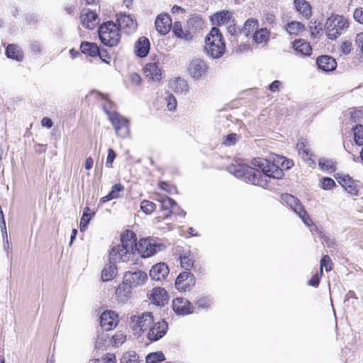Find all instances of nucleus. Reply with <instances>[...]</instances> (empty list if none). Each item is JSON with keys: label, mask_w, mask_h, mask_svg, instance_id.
I'll use <instances>...</instances> for the list:
<instances>
[{"label": "nucleus", "mask_w": 363, "mask_h": 363, "mask_svg": "<svg viewBox=\"0 0 363 363\" xmlns=\"http://www.w3.org/2000/svg\"><path fill=\"white\" fill-rule=\"evenodd\" d=\"M318 165L320 168L328 172H333L335 171V163L332 160L320 158L318 160Z\"/></svg>", "instance_id": "obj_42"}, {"label": "nucleus", "mask_w": 363, "mask_h": 363, "mask_svg": "<svg viewBox=\"0 0 363 363\" xmlns=\"http://www.w3.org/2000/svg\"><path fill=\"white\" fill-rule=\"evenodd\" d=\"M296 214L299 216V218L302 220L306 225L312 226L313 225V220L303 208Z\"/></svg>", "instance_id": "obj_50"}, {"label": "nucleus", "mask_w": 363, "mask_h": 363, "mask_svg": "<svg viewBox=\"0 0 363 363\" xmlns=\"http://www.w3.org/2000/svg\"><path fill=\"white\" fill-rule=\"evenodd\" d=\"M193 256L189 252H186L180 255V263L182 268L189 271L194 266Z\"/></svg>", "instance_id": "obj_36"}, {"label": "nucleus", "mask_w": 363, "mask_h": 363, "mask_svg": "<svg viewBox=\"0 0 363 363\" xmlns=\"http://www.w3.org/2000/svg\"><path fill=\"white\" fill-rule=\"evenodd\" d=\"M211 21L213 24H216L218 26L234 22V20L233 19V13L227 10H223L216 13L211 17Z\"/></svg>", "instance_id": "obj_23"}, {"label": "nucleus", "mask_w": 363, "mask_h": 363, "mask_svg": "<svg viewBox=\"0 0 363 363\" xmlns=\"http://www.w3.org/2000/svg\"><path fill=\"white\" fill-rule=\"evenodd\" d=\"M117 22L119 29L123 30L127 34L133 33L138 27L136 20L131 15L123 13L117 16Z\"/></svg>", "instance_id": "obj_10"}, {"label": "nucleus", "mask_w": 363, "mask_h": 363, "mask_svg": "<svg viewBox=\"0 0 363 363\" xmlns=\"http://www.w3.org/2000/svg\"><path fill=\"white\" fill-rule=\"evenodd\" d=\"M160 187L162 189L166 191L169 194H172L177 193V189L175 188V186H172L165 182H161L160 183Z\"/></svg>", "instance_id": "obj_57"}, {"label": "nucleus", "mask_w": 363, "mask_h": 363, "mask_svg": "<svg viewBox=\"0 0 363 363\" xmlns=\"http://www.w3.org/2000/svg\"><path fill=\"white\" fill-rule=\"evenodd\" d=\"M158 201L161 203L162 210L167 211L166 218L169 217L174 208L177 207V203L168 196H161Z\"/></svg>", "instance_id": "obj_31"}, {"label": "nucleus", "mask_w": 363, "mask_h": 363, "mask_svg": "<svg viewBox=\"0 0 363 363\" xmlns=\"http://www.w3.org/2000/svg\"><path fill=\"white\" fill-rule=\"evenodd\" d=\"M269 38V30L267 28L257 30L253 35V40L257 44H266Z\"/></svg>", "instance_id": "obj_35"}, {"label": "nucleus", "mask_w": 363, "mask_h": 363, "mask_svg": "<svg viewBox=\"0 0 363 363\" xmlns=\"http://www.w3.org/2000/svg\"><path fill=\"white\" fill-rule=\"evenodd\" d=\"M345 190L352 196H357L358 194L359 189L357 186L353 182L345 188Z\"/></svg>", "instance_id": "obj_60"}, {"label": "nucleus", "mask_w": 363, "mask_h": 363, "mask_svg": "<svg viewBox=\"0 0 363 363\" xmlns=\"http://www.w3.org/2000/svg\"><path fill=\"white\" fill-rule=\"evenodd\" d=\"M194 284V276L189 272L180 273L175 281V287L182 292L189 291Z\"/></svg>", "instance_id": "obj_13"}, {"label": "nucleus", "mask_w": 363, "mask_h": 363, "mask_svg": "<svg viewBox=\"0 0 363 363\" xmlns=\"http://www.w3.org/2000/svg\"><path fill=\"white\" fill-rule=\"evenodd\" d=\"M99 36L103 44L109 47L117 45L121 40L118 26L112 21H108L99 28Z\"/></svg>", "instance_id": "obj_4"}, {"label": "nucleus", "mask_w": 363, "mask_h": 363, "mask_svg": "<svg viewBox=\"0 0 363 363\" xmlns=\"http://www.w3.org/2000/svg\"><path fill=\"white\" fill-rule=\"evenodd\" d=\"M174 311L180 315H186L193 313V306L190 301L184 298H177L172 301Z\"/></svg>", "instance_id": "obj_16"}, {"label": "nucleus", "mask_w": 363, "mask_h": 363, "mask_svg": "<svg viewBox=\"0 0 363 363\" xmlns=\"http://www.w3.org/2000/svg\"><path fill=\"white\" fill-rule=\"evenodd\" d=\"M335 185V181L329 177H325L321 181V188L325 190L331 189Z\"/></svg>", "instance_id": "obj_54"}, {"label": "nucleus", "mask_w": 363, "mask_h": 363, "mask_svg": "<svg viewBox=\"0 0 363 363\" xmlns=\"http://www.w3.org/2000/svg\"><path fill=\"white\" fill-rule=\"evenodd\" d=\"M117 274V267L115 262L110 260L101 272V279L104 281H108L113 279Z\"/></svg>", "instance_id": "obj_27"}, {"label": "nucleus", "mask_w": 363, "mask_h": 363, "mask_svg": "<svg viewBox=\"0 0 363 363\" xmlns=\"http://www.w3.org/2000/svg\"><path fill=\"white\" fill-rule=\"evenodd\" d=\"M252 164L261 171L244 163L233 164L228 167V170L247 183L267 188L271 178H281L283 172L281 167L289 169L293 167L294 162L284 157L277 156L273 162L264 158H255Z\"/></svg>", "instance_id": "obj_1"}, {"label": "nucleus", "mask_w": 363, "mask_h": 363, "mask_svg": "<svg viewBox=\"0 0 363 363\" xmlns=\"http://www.w3.org/2000/svg\"><path fill=\"white\" fill-rule=\"evenodd\" d=\"M125 340L126 335L123 332L119 331L116 333L109 341L113 346L119 347L125 341Z\"/></svg>", "instance_id": "obj_43"}, {"label": "nucleus", "mask_w": 363, "mask_h": 363, "mask_svg": "<svg viewBox=\"0 0 363 363\" xmlns=\"http://www.w3.org/2000/svg\"><path fill=\"white\" fill-rule=\"evenodd\" d=\"M208 70L206 63L201 59L192 60L188 67V71L191 77L194 79H199L204 76Z\"/></svg>", "instance_id": "obj_12"}, {"label": "nucleus", "mask_w": 363, "mask_h": 363, "mask_svg": "<svg viewBox=\"0 0 363 363\" xmlns=\"http://www.w3.org/2000/svg\"><path fill=\"white\" fill-rule=\"evenodd\" d=\"M316 64L319 69L325 72L334 70L337 67L335 60L328 55H322L318 57Z\"/></svg>", "instance_id": "obj_22"}, {"label": "nucleus", "mask_w": 363, "mask_h": 363, "mask_svg": "<svg viewBox=\"0 0 363 363\" xmlns=\"http://www.w3.org/2000/svg\"><path fill=\"white\" fill-rule=\"evenodd\" d=\"M156 208V205L150 201L144 200L140 203V209L146 214L152 213Z\"/></svg>", "instance_id": "obj_46"}, {"label": "nucleus", "mask_w": 363, "mask_h": 363, "mask_svg": "<svg viewBox=\"0 0 363 363\" xmlns=\"http://www.w3.org/2000/svg\"><path fill=\"white\" fill-rule=\"evenodd\" d=\"M133 250L126 246L118 245L113 247L109 253V259L113 262H128L133 256Z\"/></svg>", "instance_id": "obj_8"}, {"label": "nucleus", "mask_w": 363, "mask_h": 363, "mask_svg": "<svg viewBox=\"0 0 363 363\" xmlns=\"http://www.w3.org/2000/svg\"><path fill=\"white\" fill-rule=\"evenodd\" d=\"M168 330V324L164 320L158 321L149 328L147 333V338L153 342L161 339Z\"/></svg>", "instance_id": "obj_11"}, {"label": "nucleus", "mask_w": 363, "mask_h": 363, "mask_svg": "<svg viewBox=\"0 0 363 363\" xmlns=\"http://www.w3.org/2000/svg\"><path fill=\"white\" fill-rule=\"evenodd\" d=\"M108 339V335L105 333H102L101 334L99 335L96 341V347L98 349L103 348V347L106 345Z\"/></svg>", "instance_id": "obj_51"}, {"label": "nucleus", "mask_w": 363, "mask_h": 363, "mask_svg": "<svg viewBox=\"0 0 363 363\" xmlns=\"http://www.w3.org/2000/svg\"><path fill=\"white\" fill-rule=\"evenodd\" d=\"M352 48V42L348 40L343 41L339 48V50L341 54L348 55L350 53Z\"/></svg>", "instance_id": "obj_52"}, {"label": "nucleus", "mask_w": 363, "mask_h": 363, "mask_svg": "<svg viewBox=\"0 0 363 363\" xmlns=\"http://www.w3.org/2000/svg\"><path fill=\"white\" fill-rule=\"evenodd\" d=\"M153 322L154 318L152 313L144 312L131 315L130 325L133 333L141 336L148 330Z\"/></svg>", "instance_id": "obj_5"}, {"label": "nucleus", "mask_w": 363, "mask_h": 363, "mask_svg": "<svg viewBox=\"0 0 363 363\" xmlns=\"http://www.w3.org/2000/svg\"><path fill=\"white\" fill-rule=\"evenodd\" d=\"M169 272L167 265L164 262H160L152 266L150 270V276L153 280L162 281L168 275Z\"/></svg>", "instance_id": "obj_20"}, {"label": "nucleus", "mask_w": 363, "mask_h": 363, "mask_svg": "<svg viewBox=\"0 0 363 363\" xmlns=\"http://www.w3.org/2000/svg\"><path fill=\"white\" fill-rule=\"evenodd\" d=\"M172 26V20L167 13L158 15L155 21V28L162 35H165L170 30Z\"/></svg>", "instance_id": "obj_14"}, {"label": "nucleus", "mask_w": 363, "mask_h": 363, "mask_svg": "<svg viewBox=\"0 0 363 363\" xmlns=\"http://www.w3.org/2000/svg\"><path fill=\"white\" fill-rule=\"evenodd\" d=\"M293 48L297 55L309 56L312 52V48L309 43L305 40L298 39L293 42Z\"/></svg>", "instance_id": "obj_24"}, {"label": "nucleus", "mask_w": 363, "mask_h": 363, "mask_svg": "<svg viewBox=\"0 0 363 363\" xmlns=\"http://www.w3.org/2000/svg\"><path fill=\"white\" fill-rule=\"evenodd\" d=\"M144 73L149 81L160 82L162 77V72L157 62L147 63L144 67Z\"/></svg>", "instance_id": "obj_18"}, {"label": "nucleus", "mask_w": 363, "mask_h": 363, "mask_svg": "<svg viewBox=\"0 0 363 363\" xmlns=\"http://www.w3.org/2000/svg\"><path fill=\"white\" fill-rule=\"evenodd\" d=\"M355 44L363 53V33H358L355 38Z\"/></svg>", "instance_id": "obj_62"}, {"label": "nucleus", "mask_w": 363, "mask_h": 363, "mask_svg": "<svg viewBox=\"0 0 363 363\" xmlns=\"http://www.w3.org/2000/svg\"><path fill=\"white\" fill-rule=\"evenodd\" d=\"M211 301L208 297L201 296L196 302V306L199 309H207L211 306Z\"/></svg>", "instance_id": "obj_49"}, {"label": "nucleus", "mask_w": 363, "mask_h": 363, "mask_svg": "<svg viewBox=\"0 0 363 363\" xmlns=\"http://www.w3.org/2000/svg\"><path fill=\"white\" fill-rule=\"evenodd\" d=\"M118 315L113 311H106L102 313L100 316L101 328L105 330H110L116 326Z\"/></svg>", "instance_id": "obj_17"}, {"label": "nucleus", "mask_w": 363, "mask_h": 363, "mask_svg": "<svg viewBox=\"0 0 363 363\" xmlns=\"http://www.w3.org/2000/svg\"><path fill=\"white\" fill-rule=\"evenodd\" d=\"M165 359L164 355L162 352H152L146 357L147 363H156Z\"/></svg>", "instance_id": "obj_45"}, {"label": "nucleus", "mask_w": 363, "mask_h": 363, "mask_svg": "<svg viewBox=\"0 0 363 363\" xmlns=\"http://www.w3.org/2000/svg\"><path fill=\"white\" fill-rule=\"evenodd\" d=\"M354 132V138L357 145H363V125H356L353 129Z\"/></svg>", "instance_id": "obj_44"}, {"label": "nucleus", "mask_w": 363, "mask_h": 363, "mask_svg": "<svg viewBox=\"0 0 363 363\" xmlns=\"http://www.w3.org/2000/svg\"><path fill=\"white\" fill-rule=\"evenodd\" d=\"M136 235L132 230H126L121 235V244L123 246H126L128 249L133 250L134 246L135 247L136 243Z\"/></svg>", "instance_id": "obj_28"}, {"label": "nucleus", "mask_w": 363, "mask_h": 363, "mask_svg": "<svg viewBox=\"0 0 363 363\" xmlns=\"http://www.w3.org/2000/svg\"><path fill=\"white\" fill-rule=\"evenodd\" d=\"M188 25L193 29L199 30L204 26V21L201 16L193 15L188 20Z\"/></svg>", "instance_id": "obj_38"}, {"label": "nucleus", "mask_w": 363, "mask_h": 363, "mask_svg": "<svg viewBox=\"0 0 363 363\" xmlns=\"http://www.w3.org/2000/svg\"><path fill=\"white\" fill-rule=\"evenodd\" d=\"M104 110L114 127L116 134L121 138L127 137L129 134L128 121L119 113L107 110L106 107H104Z\"/></svg>", "instance_id": "obj_7"}, {"label": "nucleus", "mask_w": 363, "mask_h": 363, "mask_svg": "<svg viewBox=\"0 0 363 363\" xmlns=\"http://www.w3.org/2000/svg\"><path fill=\"white\" fill-rule=\"evenodd\" d=\"M147 279V275L143 271H128L123 276V284H126L129 288L137 287L144 284Z\"/></svg>", "instance_id": "obj_9"}, {"label": "nucleus", "mask_w": 363, "mask_h": 363, "mask_svg": "<svg viewBox=\"0 0 363 363\" xmlns=\"http://www.w3.org/2000/svg\"><path fill=\"white\" fill-rule=\"evenodd\" d=\"M166 246L159 242L156 239L147 238L140 240L135 245V249L142 257L146 258L163 251Z\"/></svg>", "instance_id": "obj_6"}, {"label": "nucleus", "mask_w": 363, "mask_h": 363, "mask_svg": "<svg viewBox=\"0 0 363 363\" xmlns=\"http://www.w3.org/2000/svg\"><path fill=\"white\" fill-rule=\"evenodd\" d=\"M296 9L301 13L306 18L311 16V7L306 0H294Z\"/></svg>", "instance_id": "obj_29"}, {"label": "nucleus", "mask_w": 363, "mask_h": 363, "mask_svg": "<svg viewBox=\"0 0 363 363\" xmlns=\"http://www.w3.org/2000/svg\"><path fill=\"white\" fill-rule=\"evenodd\" d=\"M130 80L132 84L135 85H140L141 83V77L137 73H132L130 74Z\"/></svg>", "instance_id": "obj_63"}, {"label": "nucleus", "mask_w": 363, "mask_h": 363, "mask_svg": "<svg viewBox=\"0 0 363 363\" xmlns=\"http://www.w3.org/2000/svg\"><path fill=\"white\" fill-rule=\"evenodd\" d=\"M82 26L87 29L92 30L99 23L98 15L89 9H83L80 14Z\"/></svg>", "instance_id": "obj_15"}, {"label": "nucleus", "mask_w": 363, "mask_h": 363, "mask_svg": "<svg viewBox=\"0 0 363 363\" xmlns=\"http://www.w3.org/2000/svg\"><path fill=\"white\" fill-rule=\"evenodd\" d=\"M169 87L176 93L186 94L189 91V85L186 80L180 77L172 79L169 82Z\"/></svg>", "instance_id": "obj_25"}, {"label": "nucleus", "mask_w": 363, "mask_h": 363, "mask_svg": "<svg viewBox=\"0 0 363 363\" xmlns=\"http://www.w3.org/2000/svg\"><path fill=\"white\" fill-rule=\"evenodd\" d=\"M150 299L157 306H164L168 302L169 296L164 289L155 287L150 292Z\"/></svg>", "instance_id": "obj_19"}, {"label": "nucleus", "mask_w": 363, "mask_h": 363, "mask_svg": "<svg viewBox=\"0 0 363 363\" xmlns=\"http://www.w3.org/2000/svg\"><path fill=\"white\" fill-rule=\"evenodd\" d=\"M297 149L299 155H301L303 157H308L309 155V149L307 147V143L301 141L297 144Z\"/></svg>", "instance_id": "obj_53"}, {"label": "nucleus", "mask_w": 363, "mask_h": 363, "mask_svg": "<svg viewBox=\"0 0 363 363\" xmlns=\"http://www.w3.org/2000/svg\"><path fill=\"white\" fill-rule=\"evenodd\" d=\"M130 294V288L126 284H124L123 285H120L116 291V296L121 301H127Z\"/></svg>", "instance_id": "obj_40"}, {"label": "nucleus", "mask_w": 363, "mask_h": 363, "mask_svg": "<svg viewBox=\"0 0 363 363\" xmlns=\"http://www.w3.org/2000/svg\"><path fill=\"white\" fill-rule=\"evenodd\" d=\"M31 46V51L34 54H38L41 52L42 51V46L38 42H33L30 45Z\"/></svg>", "instance_id": "obj_64"}, {"label": "nucleus", "mask_w": 363, "mask_h": 363, "mask_svg": "<svg viewBox=\"0 0 363 363\" xmlns=\"http://www.w3.org/2000/svg\"><path fill=\"white\" fill-rule=\"evenodd\" d=\"M80 48L83 53L87 54L89 56L95 57L96 55H99L100 57H102L99 52V48L95 43L82 42Z\"/></svg>", "instance_id": "obj_32"}, {"label": "nucleus", "mask_w": 363, "mask_h": 363, "mask_svg": "<svg viewBox=\"0 0 363 363\" xmlns=\"http://www.w3.org/2000/svg\"><path fill=\"white\" fill-rule=\"evenodd\" d=\"M205 50L213 58L220 57L225 49L220 30L213 27L205 38Z\"/></svg>", "instance_id": "obj_2"}, {"label": "nucleus", "mask_w": 363, "mask_h": 363, "mask_svg": "<svg viewBox=\"0 0 363 363\" xmlns=\"http://www.w3.org/2000/svg\"><path fill=\"white\" fill-rule=\"evenodd\" d=\"M238 138L239 137L237 134L231 133L224 138L223 143L225 145L230 146V145H234L236 143V141L238 140Z\"/></svg>", "instance_id": "obj_56"}, {"label": "nucleus", "mask_w": 363, "mask_h": 363, "mask_svg": "<svg viewBox=\"0 0 363 363\" xmlns=\"http://www.w3.org/2000/svg\"><path fill=\"white\" fill-rule=\"evenodd\" d=\"M94 213H88L86 211L83 212L82 217L80 220V230L84 231L89 223Z\"/></svg>", "instance_id": "obj_48"}, {"label": "nucleus", "mask_w": 363, "mask_h": 363, "mask_svg": "<svg viewBox=\"0 0 363 363\" xmlns=\"http://www.w3.org/2000/svg\"><path fill=\"white\" fill-rule=\"evenodd\" d=\"M304 30V25L298 21H291L286 25V30L290 35H298Z\"/></svg>", "instance_id": "obj_37"}, {"label": "nucleus", "mask_w": 363, "mask_h": 363, "mask_svg": "<svg viewBox=\"0 0 363 363\" xmlns=\"http://www.w3.org/2000/svg\"><path fill=\"white\" fill-rule=\"evenodd\" d=\"M7 57L21 62L23 59V55L21 49L16 45H9L6 50Z\"/></svg>", "instance_id": "obj_30"}, {"label": "nucleus", "mask_w": 363, "mask_h": 363, "mask_svg": "<svg viewBox=\"0 0 363 363\" xmlns=\"http://www.w3.org/2000/svg\"><path fill=\"white\" fill-rule=\"evenodd\" d=\"M322 276L320 273H316L315 275L312 277V278L308 281V284L312 286H318L320 282V278Z\"/></svg>", "instance_id": "obj_61"}, {"label": "nucleus", "mask_w": 363, "mask_h": 363, "mask_svg": "<svg viewBox=\"0 0 363 363\" xmlns=\"http://www.w3.org/2000/svg\"><path fill=\"white\" fill-rule=\"evenodd\" d=\"M172 32L177 38H179L185 42H189L192 39L191 33L187 30L183 29L182 23L179 21H176L174 23L172 26Z\"/></svg>", "instance_id": "obj_26"}, {"label": "nucleus", "mask_w": 363, "mask_h": 363, "mask_svg": "<svg viewBox=\"0 0 363 363\" xmlns=\"http://www.w3.org/2000/svg\"><path fill=\"white\" fill-rule=\"evenodd\" d=\"M150 40L146 37H140L135 43V53L139 57H146L150 51Z\"/></svg>", "instance_id": "obj_21"}, {"label": "nucleus", "mask_w": 363, "mask_h": 363, "mask_svg": "<svg viewBox=\"0 0 363 363\" xmlns=\"http://www.w3.org/2000/svg\"><path fill=\"white\" fill-rule=\"evenodd\" d=\"M165 100L167 101V107L168 110H169V111L175 110L177 105L176 98L173 95L169 94L166 97Z\"/></svg>", "instance_id": "obj_55"}, {"label": "nucleus", "mask_w": 363, "mask_h": 363, "mask_svg": "<svg viewBox=\"0 0 363 363\" xmlns=\"http://www.w3.org/2000/svg\"><path fill=\"white\" fill-rule=\"evenodd\" d=\"M282 200L290 206V208L296 213H297L298 211H300L303 207V206L299 203V201L297 199V198L294 197V196L291 194H284L281 196Z\"/></svg>", "instance_id": "obj_33"}, {"label": "nucleus", "mask_w": 363, "mask_h": 363, "mask_svg": "<svg viewBox=\"0 0 363 363\" xmlns=\"http://www.w3.org/2000/svg\"><path fill=\"white\" fill-rule=\"evenodd\" d=\"M121 363H140L139 357L134 351L127 352L123 354Z\"/></svg>", "instance_id": "obj_41"}, {"label": "nucleus", "mask_w": 363, "mask_h": 363, "mask_svg": "<svg viewBox=\"0 0 363 363\" xmlns=\"http://www.w3.org/2000/svg\"><path fill=\"white\" fill-rule=\"evenodd\" d=\"M116 158V153L112 149H108V156L106 158V164L108 167H112V163L114 161V159Z\"/></svg>", "instance_id": "obj_58"}, {"label": "nucleus", "mask_w": 363, "mask_h": 363, "mask_svg": "<svg viewBox=\"0 0 363 363\" xmlns=\"http://www.w3.org/2000/svg\"><path fill=\"white\" fill-rule=\"evenodd\" d=\"M258 26L259 23L257 20L254 18L248 19L244 24L242 33L247 36L250 33L257 30Z\"/></svg>", "instance_id": "obj_39"}, {"label": "nucleus", "mask_w": 363, "mask_h": 363, "mask_svg": "<svg viewBox=\"0 0 363 363\" xmlns=\"http://www.w3.org/2000/svg\"><path fill=\"white\" fill-rule=\"evenodd\" d=\"M124 189L123 186L121 184H116L113 186L111 191L105 196H103L100 199L101 203H106L112 199H118L120 196V192Z\"/></svg>", "instance_id": "obj_34"}, {"label": "nucleus", "mask_w": 363, "mask_h": 363, "mask_svg": "<svg viewBox=\"0 0 363 363\" xmlns=\"http://www.w3.org/2000/svg\"><path fill=\"white\" fill-rule=\"evenodd\" d=\"M348 27V20L341 15H331L325 24L326 35L331 40H336L346 32Z\"/></svg>", "instance_id": "obj_3"}, {"label": "nucleus", "mask_w": 363, "mask_h": 363, "mask_svg": "<svg viewBox=\"0 0 363 363\" xmlns=\"http://www.w3.org/2000/svg\"><path fill=\"white\" fill-rule=\"evenodd\" d=\"M353 16L357 22L363 24V8L356 9Z\"/></svg>", "instance_id": "obj_59"}, {"label": "nucleus", "mask_w": 363, "mask_h": 363, "mask_svg": "<svg viewBox=\"0 0 363 363\" xmlns=\"http://www.w3.org/2000/svg\"><path fill=\"white\" fill-rule=\"evenodd\" d=\"M333 262L330 257L328 255H325L320 261V273L323 274V268L325 269L326 272L332 270Z\"/></svg>", "instance_id": "obj_47"}]
</instances>
